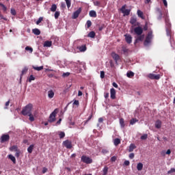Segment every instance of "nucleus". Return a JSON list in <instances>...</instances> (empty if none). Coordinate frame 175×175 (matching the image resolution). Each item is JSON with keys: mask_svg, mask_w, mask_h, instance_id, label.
I'll return each mask as SVG.
<instances>
[{"mask_svg": "<svg viewBox=\"0 0 175 175\" xmlns=\"http://www.w3.org/2000/svg\"><path fill=\"white\" fill-rule=\"evenodd\" d=\"M10 150L14 152H16V154H18V147L17 146V145H14L10 147Z\"/></svg>", "mask_w": 175, "mask_h": 175, "instance_id": "obj_13", "label": "nucleus"}, {"mask_svg": "<svg viewBox=\"0 0 175 175\" xmlns=\"http://www.w3.org/2000/svg\"><path fill=\"white\" fill-rule=\"evenodd\" d=\"M11 14H12V16H16V14H17V12L14 8H11Z\"/></svg>", "mask_w": 175, "mask_h": 175, "instance_id": "obj_50", "label": "nucleus"}, {"mask_svg": "<svg viewBox=\"0 0 175 175\" xmlns=\"http://www.w3.org/2000/svg\"><path fill=\"white\" fill-rule=\"evenodd\" d=\"M59 139H64L65 137V133L62 131L59 133Z\"/></svg>", "mask_w": 175, "mask_h": 175, "instance_id": "obj_42", "label": "nucleus"}, {"mask_svg": "<svg viewBox=\"0 0 175 175\" xmlns=\"http://www.w3.org/2000/svg\"><path fill=\"white\" fill-rule=\"evenodd\" d=\"M60 14H61V12L56 11L55 13V18L57 20V18H58V17H59Z\"/></svg>", "mask_w": 175, "mask_h": 175, "instance_id": "obj_48", "label": "nucleus"}, {"mask_svg": "<svg viewBox=\"0 0 175 175\" xmlns=\"http://www.w3.org/2000/svg\"><path fill=\"white\" fill-rule=\"evenodd\" d=\"M124 37L126 43L131 44L132 43V36H131V34H125Z\"/></svg>", "mask_w": 175, "mask_h": 175, "instance_id": "obj_12", "label": "nucleus"}, {"mask_svg": "<svg viewBox=\"0 0 175 175\" xmlns=\"http://www.w3.org/2000/svg\"><path fill=\"white\" fill-rule=\"evenodd\" d=\"M32 104L27 105L23 109H22V114L23 116H29V114H32Z\"/></svg>", "mask_w": 175, "mask_h": 175, "instance_id": "obj_1", "label": "nucleus"}, {"mask_svg": "<svg viewBox=\"0 0 175 175\" xmlns=\"http://www.w3.org/2000/svg\"><path fill=\"white\" fill-rule=\"evenodd\" d=\"M111 99H116V89L111 88L110 90Z\"/></svg>", "mask_w": 175, "mask_h": 175, "instance_id": "obj_14", "label": "nucleus"}, {"mask_svg": "<svg viewBox=\"0 0 175 175\" xmlns=\"http://www.w3.org/2000/svg\"><path fill=\"white\" fill-rule=\"evenodd\" d=\"M107 172H109V167H107V166H105L103 170V175H107Z\"/></svg>", "mask_w": 175, "mask_h": 175, "instance_id": "obj_35", "label": "nucleus"}, {"mask_svg": "<svg viewBox=\"0 0 175 175\" xmlns=\"http://www.w3.org/2000/svg\"><path fill=\"white\" fill-rule=\"evenodd\" d=\"M0 6L2 7L3 12H6L8 10V8H6V6H5V5L3 3H0Z\"/></svg>", "mask_w": 175, "mask_h": 175, "instance_id": "obj_49", "label": "nucleus"}, {"mask_svg": "<svg viewBox=\"0 0 175 175\" xmlns=\"http://www.w3.org/2000/svg\"><path fill=\"white\" fill-rule=\"evenodd\" d=\"M148 77L151 80H159L161 79V75H155V74H149L148 75Z\"/></svg>", "mask_w": 175, "mask_h": 175, "instance_id": "obj_6", "label": "nucleus"}, {"mask_svg": "<svg viewBox=\"0 0 175 175\" xmlns=\"http://www.w3.org/2000/svg\"><path fill=\"white\" fill-rule=\"evenodd\" d=\"M165 25H166V28L172 27V24H170V21L167 18H165Z\"/></svg>", "mask_w": 175, "mask_h": 175, "instance_id": "obj_25", "label": "nucleus"}, {"mask_svg": "<svg viewBox=\"0 0 175 175\" xmlns=\"http://www.w3.org/2000/svg\"><path fill=\"white\" fill-rule=\"evenodd\" d=\"M151 39H152V31H149L144 42V46H149Z\"/></svg>", "mask_w": 175, "mask_h": 175, "instance_id": "obj_2", "label": "nucleus"}, {"mask_svg": "<svg viewBox=\"0 0 175 175\" xmlns=\"http://www.w3.org/2000/svg\"><path fill=\"white\" fill-rule=\"evenodd\" d=\"M48 96L50 99H52V98H54V92L53 90H49L48 92Z\"/></svg>", "mask_w": 175, "mask_h": 175, "instance_id": "obj_27", "label": "nucleus"}, {"mask_svg": "<svg viewBox=\"0 0 175 175\" xmlns=\"http://www.w3.org/2000/svg\"><path fill=\"white\" fill-rule=\"evenodd\" d=\"M126 8V5H122V8H120V12L123 13L124 16H129L131 14V10H126L125 8Z\"/></svg>", "mask_w": 175, "mask_h": 175, "instance_id": "obj_5", "label": "nucleus"}, {"mask_svg": "<svg viewBox=\"0 0 175 175\" xmlns=\"http://www.w3.org/2000/svg\"><path fill=\"white\" fill-rule=\"evenodd\" d=\"M60 7L62 9H65V8H66V4H65V3H61Z\"/></svg>", "mask_w": 175, "mask_h": 175, "instance_id": "obj_60", "label": "nucleus"}, {"mask_svg": "<svg viewBox=\"0 0 175 175\" xmlns=\"http://www.w3.org/2000/svg\"><path fill=\"white\" fill-rule=\"evenodd\" d=\"M25 50H26V51H29V53H32L33 51V49H32V47H31V46H26Z\"/></svg>", "mask_w": 175, "mask_h": 175, "instance_id": "obj_38", "label": "nucleus"}, {"mask_svg": "<svg viewBox=\"0 0 175 175\" xmlns=\"http://www.w3.org/2000/svg\"><path fill=\"white\" fill-rule=\"evenodd\" d=\"M148 137V135L147 134H144L142 136H141L142 140H146Z\"/></svg>", "mask_w": 175, "mask_h": 175, "instance_id": "obj_51", "label": "nucleus"}, {"mask_svg": "<svg viewBox=\"0 0 175 175\" xmlns=\"http://www.w3.org/2000/svg\"><path fill=\"white\" fill-rule=\"evenodd\" d=\"M87 50V46L85 45H82L79 46V51L81 52H84Z\"/></svg>", "mask_w": 175, "mask_h": 175, "instance_id": "obj_36", "label": "nucleus"}, {"mask_svg": "<svg viewBox=\"0 0 175 175\" xmlns=\"http://www.w3.org/2000/svg\"><path fill=\"white\" fill-rule=\"evenodd\" d=\"M51 41H45L44 42V47H51Z\"/></svg>", "mask_w": 175, "mask_h": 175, "instance_id": "obj_24", "label": "nucleus"}, {"mask_svg": "<svg viewBox=\"0 0 175 175\" xmlns=\"http://www.w3.org/2000/svg\"><path fill=\"white\" fill-rule=\"evenodd\" d=\"M28 116L29 117V121H31V122H33V121H35V118H33V116L32 115V113H30Z\"/></svg>", "mask_w": 175, "mask_h": 175, "instance_id": "obj_43", "label": "nucleus"}, {"mask_svg": "<svg viewBox=\"0 0 175 175\" xmlns=\"http://www.w3.org/2000/svg\"><path fill=\"white\" fill-rule=\"evenodd\" d=\"M135 148H136V146H135V144H131L129 149V152H132V151H133V150H135Z\"/></svg>", "mask_w": 175, "mask_h": 175, "instance_id": "obj_33", "label": "nucleus"}, {"mask_svg": "<svg viewBox=\"0 0 175 175\" xmlns=\"http://www.w3.org/2000/svg\"><path fill=\"white\" fill-rule=\"evenodd\" d=\"M120 125L121 128L122 129L125 128V121L124 120V118L120 119Z\"/></svg>", "mask_w": 175, "mask_h": 175, "instance_id": "obj_22", "label": "nucleus"}, {"mask_svg": "<svg viewBox=\"0 0 175 175\" xmlns=\"http://www.w3.org/2000/svg\"><path fill=\"white\" fill-rule=\"evenodd\" d=\"M81 8H79L77 11L74 12L72 18L76 20L80 16V13H81Z\"/></svg>", "mask_w": 175, "mask_h": 175, "instance_id": "obj_8", "label": "nucleus"}, {"mask_svg": "<svg viewBox=\"0 0 175 175\" xmlns=\"http://www.w3.org/2000/svg\"><path fill=\"white\" fill-rule=\"evenodd\" d=\"M134 32L136 35L140 36L142 33H143V28L142 27L139 26L134 29Z\"/></svg>", "mask_w": 175, "mask_h": 175, "instance_id": "obj_10", "label": "nucleus"}, {"mask_svg": "<svg viewBox=\"0 0 175 175\" xmlns=\"http://www.w3.org/2000/svg\"><path fill=\"white\" fill-rule=\"evenodd\" d=\"M137 21V19L135 17L132 16L130 19V24L135 25Z\"/></svg>", "mask_w": 175, "mask_h": 175, "instance_id": "obj_18", "label": "nucleus"}, {"mask_svg": "<svg viewBox=\"0 0 175 175\" xmlns=\"http://www.w3.org/2000/svg\"><path fill=\"white\" fill-rule=\"evenodd\" d=\"M65 1H66V3L67 5L68 9H69V8H70V6L72 5V2L70 1V0H65Z\"/></svg>", "mask_w": 175, "mask_h": 175, "instance_id": "obj_40", "label": "nucleus"}, {"mask_svg": "<svg viewBox=\"0 0 175 175\" xmlns=\"http://www.w3.org/2000/svg\"><path fill=\"white\" fill-rule=\"evenodd\" d=\"M70 75V72H66L63 74V77H68Z\"/></svg>", "mask_w": 175, "mask_h": 175, "instance_id": "obj_64", "label": "nucleus"}, {"mask_svg": "<svg viewBox=\"0 0 175 175\" xmlns=\"http://www.w3.org/2000/svg\"><path fill=\"white\" fill-rule=\"evenodd\" d=\"M172 150H170V149H168L167 151L164 150L163 151V154H171Z\"/></svg>", "mask_w": 175, "mask_h": 175, "instance_id": "obj_58", "label": "nucleus"}, {"mask_svg": "<svg viewBox=\"0 0 175 175\" xmlns=\"http://www.w3.org/2000/svg\"><path fill=\"white\" fill-rule=\"evenodd\" d=\"M91 118H92V115H90L88 120L85 121V124H88V121H90L91 120Z\"/></svg>", "mask_w": 175, "mask_h": 175, "instance_id": "obj_61", "label": "nucleus"}, {"mask_svg": "<svg viewBox=\"0 0 175 175\" xmlns=\"http://www.w3.org/2000/svg\"><path fill=\"white\" fill-rule=\"evenodd\" d=\"M123 165H124V166H129V165H131V162H129V161H128V160H126V161H124Z\"/></svg>", "mask_w": 175, "mask_h": 175, "instance_id": "obj_53", "label": "nucleus"}, {"mask_svg": "<svg viewBox=\"0 0 175 175\" xmlns=\"http://www.w3.org/2000/svg\"><path fill=\"white\" fill-rule=\"evenodd\" d=\"M100 77L105 79V71H100Z\"/></svg>", "mask_w": 175, "mask_h": 175, "instance_id": "obj_62", "label": "nucleus"}, {"mask_svg": "<svg viewBox=\"0 0 175 175\" xmlns=\"http://www.w3.org/2000/svg\"><path fill=\"white\" fill-rule=\"evenodd\" d=\"M166 33L167 36H170L172 35L170 28H166Z\"/></svg>", "mask_w": 175, "mask_h": 175, "instance_id": "obj_47", "label": "nucleus"}, {"mask_svg": "<svg viewBox=\"0 0 175 175\" xmlns=\"http://www.w3.org/2000/svg\"><path fill=\"white\" fill-rule=\"evenodd\" d=\"M117 161V157L113 156L111 158V162H116Z\"/></svg>", "mask_w": 175, "mask_h": 175, "instance_id": "obj_57", "label": "nucleus"}, {"mask_svg": "<svg viewBox=\"0 0 175 175\" xmlns=\"http://www.w3.org/2000/svg\"><path fill=\"white\" fill-rule=\"evenodd\" d=\"M122 51H123L124 54H126L128 53V49L123 46H122Z\"/></svg>", "mask_w": 175, "mask_h": 175, "instance_id": "obj_45", "label": "nucleus"}, {"mask_svg": "<svg viewBox=\"0 0 175 175\" xmlns=\"http://www.w3.org/2000/svg\"><path fill=\"white\" fill-rule=\"evenodd\" d=\"M88 38H95V32H94V31H90V32L88 34Z\"/></svg>", "mask_w": 175, "mask_h": 175, "instance_id": "obj_34", "label": "nucleus"}, {"mask_svg": "<svg viewBox=\"0 0 175 175\" xmlns=\"http://www.w3.org/2000/svg\"><path fill=\"white\" fill-rule=\"evenodd\" d=\"M109 92H107V93H104V97L105 99H107L109 98Z\"/></svg>", "mask_w": 175, "mask_h": 175, "instance_id": "obj_63", "label": "nucleus"}, {"mask_svg": "<svg viewBox=\"0 0 175 175\" xmlns=\"http://www.w3.org/2000/svg\"><path fill=\"white\" fill-rule=\"evenodd\" d=\"M89 15L90 16V17H96V12H95L94 10H91L89 12Z\"/></svg>", "mask_w": 175, "mask_h": 175, "instance_id": "obj_31", "label": "nucleus"}, {"mask_svg": "<svg viewBox=\"0 0 175 175\" xmlns=\"http://www.w3.org/2000/svg\"><path fill=\"white\" fill-rule=\"evenodd\" d=\"M144 40V35L138 36V37L137 38L134 43L135 44H136V43H137L138 42H143Z\"/></svg>", "mask_w": 175, "mask_h": 175, "instance_id": "obj_16", "label": "nucleus"}, {"mask_svg": "<svg viewBox=\"0 0 175 175\" xmlns=\"http://www.w3.org/2000/svg\"><path fill=\"white\" fill-rule=\"evenodd\" d=\"M9 105H10V100H8L5 103V107L4 109H8V107H9Z\"/></svg>", "mask_w": 175, "mask_h": 175, "instance_id": "obj_59", "label": "nucleus"}, {"mask_svg": "<svg viewBox=\"0 0 175 175\" xmlns=\"http://www.w3.org/2000/svg\"><path fill=\"white\" fill-rule=\"evenodd\" d=\"M80 105V103L79 102V100H75L74 103H73V105L75 106H77V107H79Z\"/></svg>", "mask_w": 175, "mask_h": 175, "instance_id": "obj_46", "label": "nucleus"}, {"mask_svg": "<svg viewBox=\"0 0 175 175\" xmlns=\"http://www.w3.org/2000/svg\"><path fill=\"white\" fill-rule=\"evenodd\" d=\"M102 152H103V154H107L110 152L109 151V149L104 148L102 150Z\"/></svg>", "mask_w": 175, "mask_h": 175, "instance_id": "obj_55", "label": "nucleus"}, {"mask_svg": "<svg viewBox=\"0 0 175 175\" xmlns=\"http://www.w3.org/2000/svg\"><path fill=\"white\" fill-rule=\"evenodd\" d=\"M33 150V145H30L27 148V151L28 152H29V154L32 152Z\"/></svg>", "mask_w": 175, "mask_h": 175, "instance_id": "obj_39", "label": "nucleus"}, {"mask_svg": "<svg viewBox=\"0 0 175 175\" xmlns=\"http://www.w3.org/2000/svg\"><path fill=\"white\" fill-rule=\"evenodd\" d=\"M111 56L112 57L113 59H114L116 64H118L119 61H121L120 55L116 53V52H112L111 53Z\"/></svg>", "mask_w": 175, "mask_h": 175, "instance_id": "obj_3", "label": "nucleus"}, {"mask_svg": "<svg viewBox=\"0 0 175 175\" xmlns=\"http://www.w3.org/2000/svg\"><path fill=\"white\" fill-rule=\"evenodd\" d=\"M113 144L114 146H118V144H121V139H120L119 138H116L113 140Z\"/></svg>", "mask_w": 175, "mask_h": 175, "instance_id": "obj_23", "label": "nucleus"}, {"mask_svg": "<svg viewBox=\"0 0 175 175\" xmlns=\"http://www.w3.org/2000/svg\"><path fill=\"white\" fill-rule=\"evenodd\" d=\"M81 161L83 162V163L90 165V163H92V159L83 155L81 157Z\"/></svg>", "mask_w": 175, "mask_h": 175, "instance_id": "obj_4", "label": "nucleus"}, {"mask_svg": "<svg viewBox=\"0 0 175 175\" xmlns=\"http://www.w3.org/2000/svg\"><path fill=\"white\" fill-rule=\"evenodd\" d=\"M126 76L129 79H132V77H133V76H135V72H133L132 71H128L126 73Z\"/></svg>", "mask_w": 175, "mask_h": 175, "instance_id": "obj_21", "label": "nucleus"}, {"mask_svg": "<svg viewBox=\"0 0 175 175\" xmlns=\"http://www.w3.org/2000/svg\"><path fill=\"white\" fill-rule=\"evenodd\" d=\"M55 116H57V112L55 111H53L50 116H49V122H54V121H55Z\"/></svg>", "mask_w": 175, "mask_h": 175, "instance_id": "obj_9", "label": "nucleus"}, {"mask_svg": "<svg viewBox=\"0 0 175 175\" xmlns=\"http://www.w3.org/2000/svg\"><path fill=\"white\" fill-rule=\"evenodd\" d=\"M136 122H139V120H137L136 118H132L130 120V124L131 125H135V124H136Z\"/></svg>", "mask_w": 175, "mask_h": 175, "instance_id": "obj_29", "label": "nucleus"}, {"mask_svg": "<svg viewBox=\"0 0 175 175\" xmlns=\"http://www.w3.org/2000/svg\"><path fill=\"white\" fill-rule=\"evenodd\" d=\"M32 32L36 36H39L40 34V30L39 29H32Z\"/></svg>", "mask_w": 175, "mask_h": 175, "instance_id": "obj_26", "label": "nucleus"}, {"mask_svg": "<svg viewBox=\"0 0 175 175\" xmlns=\"http://www.w3.org/2000/svg\"><path fill=\"white\" fill-rule=\"evenodd\" d=\"M175 173V168H171L170 170L167 172V174L173 175Z\"/></svg>", "mask_w": 175, "mask_h": 175, "instance_id": "obj_41", "label": "nucleus"}, {"mask_svg": "<svg viewBox=\"0 0 175 175\" xmlns=\"http://www.w3.org/2000/svg\"><path fill=\"white\" fill-rule=\"evenodd\" d=\"M57 10V5L53 4L51 8V12H56Z\"/></svg>", "mask_w": 175, "mask_h": 175, "instance_id": "obj_37", "label": "nucleus"}, {"mask_svg": "<svg viewBox=\"0 0 175 175\" xmlns=\"http://www.w3.org/2000/svg\"><path fill=\"white\" fill-rule=\"evenodd\" d=\"M86 25H87V27L90 28L91 25H92V23L91 22V21H88L86 23Z\"/></svg>", "mask_w": 175, "mask_h": 175, "instance_id": "obj_54", "label": "nucleus"}, {"mask_svg": "<svg viewBox=\"0 0 175 175\" xmlns=\"http://www.w3.org/2000/svg\"><path fill=\"white\" fill-rule=\"evenodd\" d=\"M154 125L155 128H157V129H161L162 126V121H161L160 120H157Z\"/></svg>", "mask_w": 175, "mask_h": 175, "instance_id": "obj_15", "label": "nucleus"}, {"mask_svg": "<svg viewBox=\"0 0 175 175\" xmlns=\"http://www.w3.org/2000/svg\"><path fill=\"white\" fill-rule=\"evenodd\" d=\"M29 83H31V81H33L35 80V77L33 75H30L29 77Z\"/></svg>", "mask_w": 175, "mask_h": 175, "instance_id": "obj_44", "label": "nucleus"}, {"mask_svg": "<svg viewBox=\"0 0 175 175\" xmlns=\"http://www.w3.org/2000/svg\"><path fill=\"white\" fill-rule=\"evenodd\" d=\"M33 69H34V70H38V72L40 70H43V66H39V67H36L35 66H32Z\"/></svg>", "mask_w": 175, "mask_h": 175, "instance_id": "obj_32", "label": "nucleus"}, {"mask_svg": "<svg viewBox=\"0 0 175 175\" xmlns=\"http://www.w3.org/2000/svg\"><path fill=\"white\" fill-rule=\"evenodd\" d=\"M157 10L159 13L158 20H161L162 19V16H163L162 11L159 8H157Z\"/></svg>", "mask_w": 175, "mask_h": 175, "instance_id": "obj_30", "label": "nucleus"}, {"mask_svg": "<svg viewBox=\"0 0 175 175\" xmlns=\"http://www.w3.org/2000/svg\"><path fill=\"white\" fill-rule=\"evenodd\" d=\"M10 139V136L9 135H3L1 137V142L5 143V142H9Z\"/></svg>", "mask_w": 175, "mask_h": 175, "instance_id": "obj_11", "label": "nucleus"}, {"mask_svg": "<svg viewBox=\"0 0 175 175\" xmlns=\"http://www.w3.org/2000/svg\"><path fill=\"white\" fill-rule=\"evenodd\" d=\"M137 170L139 172L143 170V163H139L137 165Z\"/></svg>", "mask_w": 175, "mask_h": 175, "instance_id": "obj_28", "label": "nucleus"}, {"mask_svg": "<svg viewBox=\"0 0 175 175\" xmlns=\"http://www.w3.org/2000/svg\"><path fill=\"white\" fill-rule=\"evenodd\" d=\"M8 159H10V161H12L14 165H16V157H14V156L12 154H9Z\"/></svg>", "mask_w": 175, "mask_h": 175, "instance_id": "obj_20", "label": "nucleus"}, {"mask_svg": "<svg viewBox=\"0 0 175 175\" xmlns=\"http://www.w3.org/2000/svg\"><path fill=\"white\" fill-rule=\"evenodd\" d=\"M137 13L138 17H140V18H142V20H144V16L143 12H142L140 10H138Z\"/></svg>", "mask_w": 175, "mask_h": 175, "instance_id": "obj_19", "label": "nucleus"}, {"mask_svg": "<svg viewBox=\"0 0 175 175\" xmlns=\"http://www.w3.org/2000/svg\"><path fill=\"white\" fill-rule=\"evenodd\" d=\"M63 146H64V147H66V148L70 149L72 147V142L69 141V139H67V140L63 142Z\"/></svg>", "mask_w": 175, "mask_h": 175, "instance_id": "obj_7", "label": "nucleus"}, {"mask_svg": "<svg viewBox=\"0 0 175 175\" xmlns=\"http://www.w3.org/2000/svg\"><path fill=\"white\" fill-rule=\"evenodd\" d=\"M0 18H1V20H4L5 21H8V18H5V17L3 16V15H2V14L1 13V12H0Z\"/></svg>", "mask_w": 175, "mask_h": 175, "instance_id": "obj_56", "label": "nucleus"}, {"mask_svg": "<svg viewBox=\"0 0 175 175\" xmlns=\"http://www.w3.org/2000/svg\"><path fill=\"white\" fill-rule=\"evenodd\" d=\"M27 72H28V67H25L23 69L22 72L21 74V79H23V76H24V75H27Z\"/></svg>", "mask_w": 175, "mask_h": 175, "instance_id": "obj_17", "label": "nucleus"}, {"mask_svg": "<svg viewBox=\"0 0 175 175\" xmlns=\"http://www.w3.org/2000/svg\"><path fill=\"white\" fill-rule=\"evenodd\" d=\"M43 21V17H40L38 20L36 21L37 25H39L40 23H42Z\"/></svg>", "mask_w": 175, "mask_h": 175, "instance_id": "obj_52", "label": "nucleus"}]
</instances>
